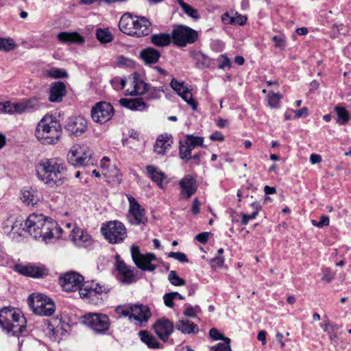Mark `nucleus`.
<instances>
[{
  "label": "nucleus",
  "instance_id": "obj_1",
  "mask_svg": "<svg viewBox=\"0 0 351 351\" xmlns=\"http://www.w3.org/2000/svg\"><path fill=\"white\" fill-rule=\"evenodd\" d=\"M36 171L38 178L50 187L61 186L67 176L65 164L59 158L40 160Z\"/></svg>",
  "mask_w": 351,
  "mask_h": 351
},
{
  "label": "nucleus",
  "instance_id": "obj_2",
  "mask_svg": "<svg viewBox=\"0 0 351 351\" xmlns=\"http://www.w3.org/2000/svg\"><path fill=\"white\" fill-rule=\"evenodd\" d=\"M62 134V127L59 121L51 114H45L37 124L35 136L44 145L56 143Z\"/></svg>",
  "mask_w": 351,
  "mask_h": 351
},
{
  "label": "nucleus",
  "instance_id": "obj_3",
  "mask_svg": "<svg viewBox=\"0 0 351 351\" xmlns=\"http://www.w3.org/2000/svg\"><path fill=\"white\" fill-rule=\"evenodd\" d=\"M119 29L124 34L140 38L149 35L152 32L151 23L145 17L124 14L119 23Z\"/></svg>",
  "mask_w": 351,
  "mask_h": 351
},
{
  "label": "nucleus",
  "instance_id": "obj_4",
  "mask_svg": "<svg viewBox=\"0 0 351 351\" xmlns=\"http://www.w3.org/2000/svg\"><path fill=\"white\" fill-rule=\"evenodd\" d=\"M25 319L19 310L4 307L0 310V326L8 333L19 336L25 328Z\"/></svg>",
  "mask_w": 351,
  "mask_h": 351
},
{
  "label": "nucleus",
  "instance_id": "obj_5",
  "mask_svg": "<svg viewBox=\"0 0 351 351\" xmlns=\"http://www.w3.org/2000/svg\"><path fill=\"white\" fill-rule=\"evenodd\" d=\"M68 162L75 167H89L95 165L88 147L84 145H74L67 154Z\"/></svg>",
  "mask_w": 351,
  "mask_h": 351
},
{
  "label": "nucleus",
  "instance_id": "obj_6",
  "mask_svg": "<svg viewBox=\"0 0 351 351\" xmlns=\"http://www.w3.org/2000/svg\"><path fill=\"white\" fill-rule=\"evenodd\" d=\"M101 231L105 239L112 244L121 243L127 237V229L125 225L118 220L104 223Z\"/></svg>",
  "mask_w": 351,
  "mask_h": 351
},
{
  "label": "nucleus",
  "instance_id": "obj_7",
  "mask_svg": "<svg viewBox=\"0 0 351 351\" xmlns=\"http://www.w3.org/2000/svg\"><path fill=\"white\" fill-rule=\"evenodd\" d=\"M29 304L34 313L41 316H50L55 311L51 299L43 294H32L29 297Z\"/></svg>",
  "mask_w": 351,
  "mask_h": 351
},
{
  "label": "nucleus",
  "instance_id": "obj_8",
  "mask_svg": "<svg viewBox=\"0 0 351 351\" xmlns=\"http://www.w3.org/2000/svg\"><path fill=\"white\" fill-rule=\"evenodd\" d=\"M82 322L97 334H104L110 328L108 317L102 313H87L82 317Z\"/></svg>",
  "mask_w": 351,
  "mask_h": 351
},
{
  "label": "nucleus",
  "instance_id": "obj_9",
  "mask_svg": "<svg viewBox=\"0 0 351 351\" xmlns=\"http://www.w3.org/2000/svg\"><path fill=\"white\" fill-rule=\"evenodd\" d=\"M197 38V31L184 25L176 26L172 31V40L178 47H184L189 44H193Z\"/></svg>",
  "mask_w": 351,
  "mask_h": 351
},
{
  "label": "nucleus",
  "instance_id": "obj_10",
  "mask_svg": "<svg viewBox=\"0 0 351 351\" xmlns=\"http://www.w3.org/2000/svg\"><path fill=\"white\" fill-rule=\"evenodd\" d=\"M131 254L134 263L141 270L154 271L156 269V265L153 263L157 260L154 254H142L138 246L133 245L131 247Z\"/></svg>",
  "mask_w": 351,
  "mask_h": 351
},
{
  "label": "nucleus",
  "instance_id": "obj_11",
  "mask_svg": "<svg viewBox=\"0 0 351 351\" xmlns=\"http://www.w3.org/2000/svg\"><path fill=\"white\" fill-rule=\"evenodd\" d=\"M129 202V210L128 219L129 222L134 226L146 224L147 218L145 215V210L132 195H127Z\"/></svg>",
  "mask_w": 351,
  "mask_h": 351
},
{
  "label": "nucleus",
  "instance_id": "obj_12",
  "mask_svg": "<svg viewBox=\"0 0 351 351\" xmlns=\"http://www.w3.org/2000/svg\"><path fill=\"white\" fill-rule=\"evenodd\" d=\"M114 114L112 106L106 101L97 103L91 110V117L94 121L104 123L109 121Z\"/></svg>",
  "mask_w": 351,
  "mask_h": 351
},
{
  "label": "nucleus",
  "instance_id": "obj_13",
  "mask_svg": "<svg viewBox=\"0 0 351 351\" xmlns=\"http://www.w3.org/2000/svg\"><path fill=\"white\" fill-rule=\"evenodd\" d=\"M41 237L39 240L49 243L53 238H59L62 232V228L58 225L57 222L51 218H47L45 216L42 223L40 229Z\"/></svg>",
  "mask_w": 351,
  "mask_h": 351
},
{
  "label": "nucleus",
  "instance_id": "obj_14",
  "mask_svg": "<svg viewBox=\"0 0 351 351\" xmlns=\"http://www.w3.org/2000/svg\"><path fill=\"white\" fill-rule=\"evenodd\" d=\"M84 277L75 271L68 272L60 277V284L67 292L77 291L82 288Z\"/></svg>",
  "mask_w": 351,
  "mask_h": 351
},
{
  "label": "nucleus",
  "instance_id": "obj_15",
  "mask_svg": "<svg viewBox=\"0 0 351 351\" xmlns=\"http://www.w3.org/2000/svg\"><path fill=\"white\" fill-rule=\"evenodd\" d=\"M44 217L43 215L32 214L24 221L23 228H25L26 232L36 240H39L42 235L40 229Z\"/></svg>",
  "mask_w": 351,
  "mask_h": 351
},
{
  "label": "nucleus",
  "instance_id": "obj_16",
  "mask_svg": "<svg viewBox=\"0 0 351 351\" xmlns=\"http://www.w3.org/2000/svg\"><path fill=\"white\" fill-rule=\"evenodd\" d=\"M64 128L69 135L80 136L86 132L88 122L81 116L71 117L68 119Z\"/></svg>",
  "mask_w": 351,
  "mask_h": 351
},
{
  "label": "nucleus",
  "instance_id": "obj_17",
  "mask_svg": "<svg viewBox=\"0 0 351 351\" xmlns=\"http://www.w3.org/2000/svg\"><path fill=\"white\" fill-rule=\"evenodd\" d=\"M171 88L180 95L183 100H184L189 105L191 106L193 110L197 108V103L193 99L192 93L189 90L188 87L185 85L184 82H179L176 79H172L170 83Z\"/></svg>",
  "mask_w": 351,
  "mask_h": 351
},
{
  "label": "nucleus",
  "instance_id": "obj_18",
  "mask_svg": "<svg viewBox=\"0 0 351 351\" xmlns=\"http://www.w3.org/2000/svg\"><path fill=\"white\" fill-rule=\"evenodd\" d=\"M15 268L19 274L34 278H43L48 275V269L44 265H16Z\"/></svg>",
  "mask_w": 351,
  "mask_h": 351
},
{
  "label": "nucleus",
  "instance_id": "obj_19",
  "mask_svg": "<svg viewBox=\"0 0 351 351\" xmlns=\"http://www.w3.org/2000/svg\"><path fill=\"white\" fill-rule=\"evenodd\" d=\"M154 330L158 337L164 342L167 341L174 330V326L167 318L158 319L154 325Z\"/></svg>",
  "mask_w": 351,
  "mask_h": 351
},
{
  "label": "nucleus",
  "instance_id": "obj_20",
  "mask_svg": "<svg viewBox=\"0 0 351 351\" xmlns=\"http://www.w3.org/2000/svg\"><path fill=\"white\" fill-rule=\"evenodd\" d=\"M132 89L126 90L129 95H142L149 90V85L145 83L140 77L139 74L135 73L129 77Z\"/></svg>",
  "mask_w": 351,
  "mask_h": 351
},
{
  "label": "nucleus",
  "instance_id": "obj_21",
  "mask_svg": "<svg viewBox=\"0 0 351 351\" xmlns=\"http://www.w3.org/2000/svg\"><path fill=\"white\" fill-rule=\"evenodd\" d=\"M79 294L81 298L94 305H100L104 301V298L98 295L93 290V287L89 286V284L86 282L83 284L82 288L80 289Z\"/></svg>",
  "mask_w": 351,
  "mask_h": 351
},
{
  "label": "nucleus",
  "instance_id": "obj_22",
  "mask_svg": "<svg viewBox=\"0 0 351 351\" xmlns=\"http://www.w3.org/2000/svg\"><path fill=\"white\" fill-rule=\"evenodd\" d=\"M69 237L78 247H86L91 243L90 236L82 229L75 227L69 233Z\"/></svg>",
  "mask_w": 351,
  "mask_h": 351
},
{
  "label": "nucleus",
  "instance_id": "obj_23",
  "mask_svg": "<svg viewBox=\"0 0 351 351\" xmlns=\"http://www.w3.org/2000/svg\"><path fill=\"white\" fill-rule=\"evenodd\" d=\"M181 195L190 198L197 191L196 180L190 175L185 176L180 181Z\"/></svg>",
  "mask_w": 351,
  "mask_h": 351
},
{
  "label": "nucleus",
  "instance_id": "obj_24",
  "mask_svg": "<svg viewBox=\"0 0 351 351\" xmlns=\"http://www.w3.org/2000/svg\"><path fill=\"white\" fill-rule=\"evenodd\" d=\"M152 315L149 308L143 304H132V319L141 323L147 322Z\"/></svg>",
  "mask_w": 351,
  "mask_h": 351
},
{
  "label": "nucleus",
  "instance_id": "obj_25",
  "mask_svg": "<svg viewBox=\"0 0 351 351\" xmlns=\"http://www.w3.org/2000/svg\"><path fill=\"white\" fill-rule=\"evenodd\" d=\"M173 143L172 136L170 134H165L160 135L154 145V151L158 154L165 155L168 149L171 147Z\"/></svg>",
  "mask_w": 351,
  "mask_h": 351
},
{
  "label": "nucleus",
  "instance_id": "obj_26",
  "mask_svg": "<svg viewBox=\"0 0 351 351\" xmlns=\"http://www.w3.org/2000/svg\"><path fill=\"white\" fill-rule=\"evenodd\" d=\"M66 86L62 82H56L51 84L49 100L51 102H60L66 95Z\"/></svg>",
  "mask_w": 351,
  "mask_h": 351
},
{
  "label": "nucleus",
  "instance_id": "obj_27",
  "mask_svg": "<svg viewBox=\"0 0 351 351\" xmlns=\"http://www.w3.org/2000/svg\"><path fill=\"white\" fill-rule=\"evenodd\" d=\"M209 335L213 340H223L224 341V343H218L216 348L211 347L212 350L215 349V351H232L230 346V339L224 337L217 328H212L209 331Z\"/></svg>",
  "mask_w": 351,
  "mask_h": 351
},
{
  "label": "nucleus",
  "instance_id": "obj_28",
  "mask_svg": "<svg viewBox=\"0 0 351 351\" xmlns=\"http://www.w3.org/2000/svg\"><path fill=\"white\" fill-rule=\"evenodd\" d=\"M140 57L146 64L156 63L160 57V53L152 47H147L140 52Z\"/></svg>",
  "mask_w": 351,
  "mask_h": 351
},
{
  "label": "nucleus",
  "instance_id": "obj_29",
  "mask_svg": "<svg viewBox=\"0 0 351 351\" xmlns=\"http://www.w3.org/2000/svg\"><path fill=\"white\" fill-rule=\"evenodd\" d=\"M57 39L63 43H84V38L77 32H60L57 35Z\"/></svg>",
  "mask_w": 351,
  "mask_h": 351
},
{
  "label": "nucleus",
  "instance_id": "obj_30",
  "mask_svg": "<svg viewBox=\"0 0 351 351\" xmlns=\"http://www.w3.org/2000/svg\"><path fill=\"white\" fill-rule=\"evenodd\" d=\"M119 104L130 110H142L145 107V103L141 97L135 99L122 98L119 100Z\"/></svg>",
  "mask_w": 351,
  "mask_h": 351
},
{
  "label": "nucleus",
  "instance_id": "obj_31",
  "mask_svg": "<svg viewBox=\"0 0 351 351\" xmlns=\"http://www.w3.org/2000/svg\"><path fill=\"white\" fill-rule=\"evenodd\" d=\"M146 170L151 180L160 188L162 189V181L167 178L165 173L162 172L157 167L153 165H147L146 167Z\"/></svg>",
  "mask_w": 351,
  "mask_h": 351
},
{
  "label": "nucleus",
  "instance_id": "obj_32",
  "mask_svg": "<svg viewBox=\"0 0 351 351\" xmlns=\"http://www.w3.org/2000/svg\"><path fill=\"white\" fill-rule=\"evenodd\" d=\"M176 328L183 334H195L199 332L198 326L189 320H179L176 324Z\"/></svg>",
  "mask_w": 351,
  "mask_h": 351
},
{
  "label": "nucleus",
  "instance_id": "obj_33",
  "mask_svg": "<svg viewBox=\"0 0 351 351\" xmlns=\"http://www.w3.org/2000/svg\"><path fill=\"white\" fill-rule=\"evenodd\" d=\"M0 110L10 114L14 112L22 114L26 112L23 101L16 104H11L10 101L0 103Z\"/></svg>",
  "mask_w": 351,
  "mask_h": 351
},
{
  "label": "nucleus",
  "instance_id": "obj_34",
  "mask_svg": "<svg viewBox=\"0 0 351 351\" xmlns=\"http://www.w3.org/2000/svg\"><path fill=\"white\" fill-rule=\"evenodd\" d=\"M117 269L123 276L121 281L124 283L130 284L134 281V274L132 270L123 261L117 262Z\"/></svg>",
  "mask_w": 351,
  "mask_h": 351
},
{
  "label": "nucleus",
  "instance_id": "obj_35",
  "mask_svg": "<svg viewBox=\"0 0 351 351\" xmlns=\"http://www.w3.org/2000/svg\"><path fill=\"white\" fill-rule=\"evenodd\" d=\"M172 40V36L169 34L165 33H160V34H155L151 36L150 40L151 43L159 47H163L168 46Z\"/></svg>",
  "mask_w": 351,
  "mask_h": 351
},
{
  "label": "nucleus",
  "instance_id": "obj_36",
  "mask_svg": "<svg viewBox=\"0 0 351 351\" xmlns=\"http://www.w3.org/2000/svg\"><path fill=\"white\" fill-rule=\"evenodd\" d=\"M193 149H194L187 143L185 139L179 141V155L185 162H188L191 160Z\"/></svg>",
  "mask_w": 351,
  "mask_h": 351
},
{
  "label": "nucleus",
  "instance_id": "obj_37",
  "mask_svg": "<svg viewBox=\"0 0 351 351\" xmlns=\"http://www.w3.org/2000/svg\"><path fill=\"white\" fill-rule=\"evenodd\" d=\"M21 199L26 205L33 206L36 204L38 197L36 195V191L30 188L21 191Z\"/></svg>",
  "mask_w": 351,
  "mask_h": 351
},
{
  "label": "nucleus",
  "instance_id": "obj_38",
  "mask_svg": "<svg viewBox=\"0 0 351 351\" xmlns=\"http://www.w3.org/2000/svg\"><path fill=\"white\" fill-rule=\"evenodd\" d=\"M320 326L328 335L331 343H335V340L338 338L336 331L339 329V326L337 324H330L328 320H326Z\"/></svg>",
  "mask_w": 351,
  "mask_h": 351
},
{
  "label": "nucleus",
  "instance_id": "obj_39",
  "mask_svg": "<svg viewBox=\"0 0 351 351\" xmlns=\"http://www.w3.org/2000/svg\"><path fill=\"white\" fill-rule=\"evenodd\" d=\"M141 340L150 348H160V344L156 339L147 330H141L138 332Z\"/></svg>",
  "mask_w": 351,
  "mask_h": 351
},
{
  "label": "nucleus",
  "instance_id": "obj_40",
  "mask_svg": "<svg viewBox=\"0 0 351 351\" xmlns=\"http://www.w3.org/2000/svg\"><path fill=\"white\" fill-rule=\"evenodd\" d=\"M86 282L89 284V286L93 287V290L103 298H104L111 289V287L108 285L96 282L94 280L87 281Z\"/></svg>",
  "mask_w": 351,
  "mask_h": 351
},
{
  "label": "nucleus",
  "instance_id": "obj_41",
  "mask_svg": "<svg viewBox=\"0 0 351 351\" xmlns=\"http://www.w3.org/2000/svg\"><path fill=\"white\" fill-rule=\"evenodd\" d=\"M335 111L337 115V122L339 125H345L348 122L350 114L345 108L337 106L335 108Z\"/></svg>",
  "mask_w": 351,
  "mask_h": 351
},
{
  "label": "nucleus",
  "instance_id": "obj_42",
  "mask_svg": "<svg viewBox=\"0 0 351 351\" xmlns=\"http://www.w3.org/2000/svg\"><path fill=\"white\" fill-rule=\"evenodd\" d=\"M60 321L57 318L47 320V330L55 337L58 335L60 330L62 329V326H60Z\"/></svg>",
  "mask_w": 351,
  "mask_h": 351
},
{
  "label": "nucleus",
  "instance_id": "obj_43",
  "mask_svg": "<svg viewBox=\"0 0 351 351\" xmlns=\"http://www.w3.org/2000/svg\"><path fill=\"white\" fill-rule=\"evenodd\" d=\"M96 37L102 43H110L113 39V36L108 29H98L96 32Z\"/></svg>",
  "mask_w": 351,
  "mask_h": 351
},
{
  "label": "nucleus",
  "instance_id": "obj_44",
  "mask_svg": "<svg viewBox=\"0 0 351 351\" xmlns=\"http://www.w3.org/2000/svg\"><path fill=\"white\" fill-rule=\"evenodd\" d=\"M195 59L198 68L204 69L210 65V59L205 54L198 52L195 54Z\"/></svg>",
  "mask_w": 351,
  "mask_h": 351
},
{
  "label": "nucleus",
  "instance_id": "obj_45",
  "mask_svg": "<svg viewBox=\"0 0 351 351\" xmlns=\"http://www.w3.org/2000/svg\"><path fill=\"white\" fill-rule=\"evenodd\" d=\"M116 64L118 67L123 68H134L136 66L135 61L123 56H119L117 58Z\"/></svg>",
  "mask_w": 351,
  "mask_h": 351
},
{
  "label": "nucleus",
  "instance_id": "obj_46",
  "mask_svg": "<svg viewBox=\"0 0 351 351\" xmlns=\"http://www.w3.org/2000/svg\"><path fill=\"white\" fill-rule=\"evenodd\" d=\"M184 139L193 149L196 147H203L204 138L202 137L195 136L193 134H187Z\"/></svg>",
  "mask_w": 351,
  "mask_h": 351
},
{
  "label": "nucleus",
  "instance_id": "obj_47",
  "mask_svg": "<svg viewBox=\"0 0 351 351\" xmlns=\"http://www.w3.org/2000/svg\"><path fill=\"white\" fill-rule=\"evenodd\" d=\"M47 75L51 78L60 79L68 77V73L64 69L53 68L47 71Z\"/></svg>",
  "mask_w": 351,
  "mask_h": 351
},
{
  "label": "nucleus",
  "instance_id": "obj_48",
  "mask_svg": "<svg viewBox=\"0 0 351 351\" xmlns=\"http://www.w3.org/2000/svg\"><path fill=\"white\" fill-rule=\"evenodd\" d=\"M26 112L34 111L39 108L40 105L37 98L33 97L23 101Z\"/></svg>",
  "mask_w": 351,
  "mask_h": 351
},
{
  "label": "nucleus",
  "instance_id": "obj_49",
  "mask_svg": "<svg viewBox=\"0 0 351 351\" xmlns=\"http://www.w3.org/2000/svg\"><path fill=\"white\" fill-rule=\"evenodd\" d=\"M148 98L150 99H158L162 96V94L165 92L164 86L149 88Z\"/></svg>",
  "mask_w": 351,
  "mask_h": 351
},
{
  "label": "nucleus",
  "instance_id": "obj_50",
  "mask_svg": "<svg viewBox=\"0 0 351 351\" xmlns=\"http://www.w3.org/2000/svg\"><path fill=\"white\" fill-rule=\"evenodd\" d=\"M132 304L118 306L116 308V313L125 317H128L132 320Z\"/></svg>",
  "mask_w": 351,
  "mask_h": 351
},
{
  "label": "nucleus",
  "instance_id": "obj_51",
  "mask_svg": "<svg viewBox=\"0 0 351 351\" xmlns=\"http://www.w3.org/2000/svg\"><path fill=\"white\" fill-rule=\"evenodd\" d=\"M201 311V308L198 305L193 306L190 304H185L184 315L189 317H195L197 313Z\"/></svg>",
  "mask_w": 351,
  "mask_h": 351
},
{
  "label": "nucleus",
  "instance_id": "obj_52",
  "mask_svg": "<svg viewBox=\"0 0 351 351\" xmlns=\"http://www.w3.org/2000/svg\"><path fill=\"white\" fill-rule=\"evenodd\" d=\"M169 282L175 286H183L185 285V280L180 278L176 271H171L169 274Z\"/></svg>",
  "mask_w": 351,
  "mask_h": 351
},
{
  "label": "nucleus",
  "instance_id": "obj_53",
  "mask_svg": "<svg viewBox=\"0 0 351 351\" xmlns=\"http://www.w3.org/2000/svg\"><path fill=\"white\" fill-rule=\"evenodd\" d=\"M279 93H269L267 95L268 104L271 108H278L281 99Z\"/></svg>",
  "mask_w": 351,
  "mask_h": 351
},
{
  "label": "nucleus",
  "instance_id": "obj_54",
  "mask_svg": "<svg viewBox=\"0 0 351 351\" xmlns=\"http://www.w3.org/2000/svg\"><path fill=\"white\" fill-rule=\"evenodd\" d=\"M272 42L276 48L284 49L286 47V37L285 35H275L272 37Z\"/></svg>",
  "mask_w": 351,
  "mask_h": 351
},
{
  "label": "nucleus",
  "instance_id": "obj_55",
  "mask_svg": "<svg viewBox=\"0 0 351 351\" xmlns=\"http://www.w3.org/2000/svg\"><path fill=\"white\" fill-rule=\"evenodd\" d=\"M15 45L12 39H5L0 37V50L8 51L13 49Z\"/></svg>",
  "mask_w": 351,
  "mask_h": 351
},
{
  "label": "nucleus",
  "instance_id": "obj_56",
  "mask_svg": "<svg viewBox=\"0 0 351 351\" xmlns=\"http://www.w3.org/2000/svg\"><path fill=\"white\" fill-rule=\"evenodd\" d=\"M181 8L184 12L191 18L195 19H198L199 18L198 11L196 9L192 8L191 5L185 3Z\"/></svg>",
  "mask_w": 351,
  "mask_h": 351
},
{
  "label": "nucleus",
  "instance_id": "obj_57",
  "mask_svg": "<svg viewBox=\"0 0 351 351\" xmlns=\"http://www.w3.org/2000/svg\"><path fill=\"white\" fill-rule=\"evenodd\" d=\"M24 228V221L21 220H16L12 225V231L14 233L22 235L23 232H26V229Z\"/></svg>",
  "mask_w": 351,
  "mask_h": 351
},
{
  "label": "nucleus",
  "instance_id": "obj_58",
  "mask_svg": "<svg viewBox=\"0 0 351 351\" xmlns=\"http://www.w3.org/2000/svg\"><path fill=\"white\" fill-rule=\"evenodd\" d=\"M219 62V68L221 69H225L226 68H230L231 63L229 58L226 55H221L217 58Z\"/></svg>",
  "mask_w": 351,
  "mask_h": 351
},
{
  "label": "nucleus",
  "instance_id": "obj_59",
  "mask_svg": "<svg viewBox=\"0 0 351 351\" xmlns=\"http://www.w3.org/2000/svg\"><path fill=\"white\" fill-rule=\"evenodd\" d=\"M169 257L173 258L176 260H178V261L181 263H188L189 259L187 258L186 254L182 252H171L168 254Z\"/></svg>",
  "mask_w": 351,
  "mask_h": 351
},
{
  "label": "nucleus",
  "instance_id": "obj_60",
  "mask_svg": "<svg viewBox=\"0 0 351 351\" xmlns=\"http://www.w3.org/2000/svg\"><path fill=\"white\" fill-rule=\"evenodd\" d=\"M164 303L169 308H173L174 306L173 300L175 298H173L171 292L165 293L163 296Z\"/></svg>",
  "mask_w": 351,
  "mask_h": 351
},
{
  "label": "nucleus",
  "instance_id": "obj_61",
  "mask_svg": "<svg viewBox=\"0 0 351 351\" xmlns=\"http://www.w3.org/2000/svg\"><path fill=\"white\" fill-rule=\"evenodd\" d=\"M224 263V258L223 256H217L211 260V266L213 268L222 267Z\"/></svg>",
  "mask_w": 351,
  "mask_h": 351
},
{
  "label": "nucleus",
  "instance_id": "obj_62",
  "mask_svg": "<svg viewBox=\"0 0 351 351\" xmlns=\"http://www.w3.org/2000/svg\"><path fill=\"white\" fill-rule=\"evenodd\" d=\"M295 113V119H299L302 117H307L308 115V109L306 107H303L298 110H292Z\"/></svg>",
  "mask_w": 351,
  "mask_h": 351
},
{
  "label": "nucleus",
  "instance_id": "obj_63",
  "mask_svg": "<svg viewBox=\"0 0 351 351\" xmlns=\"http://www.w3.org/2000/svg\"><path fill=\"white\" fill-rule=\"evenodd\" d=\"M241 223L242 225H247L250 220L254 219L256 217V213L252 212L250 215L242 213Z\"/></svg>",
  "mask_w": 351,
  "mask_h": 351
},
{
  "label": "nucleus",
  "instance_id": "obj_64",
  "mask_svg": "<svg viewBox=\"0 0 351 351\" xmlns=\"http://www.w3.org/2000/svg\"><path fill=\"white\" fill-rule=\"evenodd\" d=\"M247 19L241 15H239L236 17H232V19H230V23L234 25H243L246 23Z\"/></svg>",
  "mask_w": 351,
  "mask_h": 351
}]
</instances>
